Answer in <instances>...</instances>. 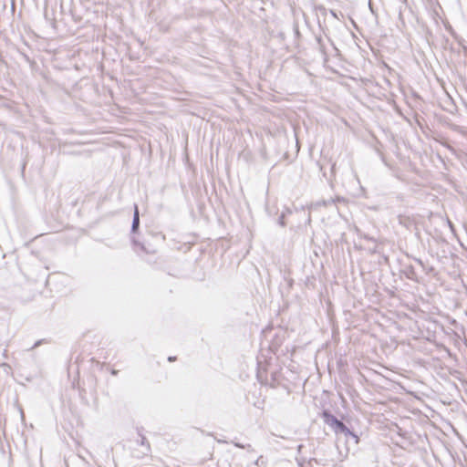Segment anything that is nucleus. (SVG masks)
<instances>
[{
	"label": "nucleus",
	"instance_id": "1",
	"mask_svg": "<svg viewBox=\"0 0 467 467\" xmlns=\"http://www.w3.org/2000/svg\"><path fill=\"white\" fill-rule=\"evenodd\" d=\"M325 415L327 416V414H325ZM328 418H329V420H327V422L332 427L335 428L336 431H340V432H348V431L347 426L342 421L338 420L334 416L328 415Z\"/></svg>",
	"mask_w": 467,
	"mask_h": 467
},
{
	"label": "nucleus",
	"instance_id": "2",
	"mask_svg": "<svg viewBox=\"0 0 467 467\" xmlns=\"http://www.w3.org/2000/svg\"><path fill=\"white\" fill-rule=\"evenodd\" d=\"M139 224V213H138V211L136 210L135 212V217H134V222H133V227H137Z\"/></svg>",
	"mask_w": 467,
	"mask_h": 467
}]
</instances>
